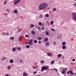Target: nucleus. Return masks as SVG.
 Here are the masks:
<instances>
[{
  "instance_id": "34",
  "label": "nucleus",
  "mask_w": 76,
  "mask_h": 76,
  "mask_svg": "<svg viewBox=\"0 0 76 76\" xmlns=\"http://www.w3.org/2000/svg\"><path fill=\"white\" fill-rule=\"evenodd\" d=\"M53 23L54 22L53 21H51L50 22V23L51 24V25H53Z\"/></svg>"
},
{
  "instance_id": "60",
  "label": "nucleus",
  "mask_w": 76,
  "mask_h": 76,
  "mask_svg": "<svg viewBox=\"0 0 76 76\" xmlns=\"http://www.w3.org/2000/svg\"><path fill=\"white\" fill-rule=\"evenodd\" d=\"M56 71L57 72H58V71L57 70V69H56Z\"/></svg>"
},
{
  "instance_id": "23",
  "label": "nucleus",
  "mask_w": 76,
  "mask_h": 76,
  "mask_svg": "<svg viewBox=\"0 0 76 76\" xmlns=\"http://www.w3.org/2000/svg\"><path fill=\"white\" fill-rule=\"evenodd\" d=\"M10 39H11V40H13L14 39V37H11L10 38Z\"/></svg>"
},
{
  "instance_id": "16",
  "label": "nucleus",
  "mask_w": 76,
  "mask_h": 76,
  "mask_svg": "<svg viewBox=\"0 0 76 76\" xmlns=\"http://www.w3.org/2000/svg\"><path fill=\"white\" fill-rule=\"evenodd\" d=\"M39 18H43V15H42V14H40L39 15Z\"/></svg>"
},
{
  "instance_id": "52",
  "label": "nucleus",
  "mask_w": 76,
  "mask_h": 76,
  "mask_svg": "<svg viewBox=\"0 0 76 76\" xmlns=\"http://www.w3.org/2000/svg\"><path fill=\"white\" fill-rule=\"evenodd\" d=\"M20 63H22V60H20Z\"/></svg>"
},
{
  "instance_id": "15",
  "label": "nucleus",
  "mask_w": 76,
  "mask_h": 76,
  "mask_svg": "<svg viewBox=\"0 0 76 76\" xmlns=\"http://www.w3.org/2000/svg\"><path fill=\"white\" fill-rule=\"evenodd\" d=\"M27 76V73H26V72H24L23 73V76Z\"/></svg>"
},
{
  "instance_id": "63",
  "label": "nucleus",
  "mask_w": 76,
  "mask_h": 76,
  "mask_svg": "<svg viewBox=\"0 0 76 76\" xmlns=\"http://www.w3.org/2000/svg\"><path fill=\"white\" fill-rule=\"evenodd\" d=\"M39 31H41V29H39Z\"/></svg>"
},
{
  "instance_id": "38",
  "label": "nucleus",
  "mask_w": 76,
  "mask_h": 76,
  "mask_svg": "<svg viewBox=\"0 0 76 76\" xmlns=\"http://www.w3.org/2000/svg\"><path fill=\"white\" fill-rule=\"evenodd\" d=\"M21 29H18V31H17L18 33H19Z\"/></svg>"
},
{
  "instance_id": "40",
  "label": "nucleus",
  "mask_w": 76,
  "mask_h": 76,
  "mask_svg": "<svg viewBox=\"0 0 76 76\" xmlns=\"http://www.w3.org/2000/svg\"><path fill=\"white\" fill-rule=\"evenodd\" d=\"M34 42L35 43H37V40H35L34 41Z\"/></svg>"
},
{
  "instance_id": "43",
  "label": "nucleus",
  "mask_w": 76,
  "mask_h": 76,
  "mask_svg": "<svg viewBox=\"0 0 76 76\" xmlns=\"http://www.w3.org/2000/svg\"><path fill=\"white\" fill-rule=\"evenodd\" d=\"M38 68V66H34V67H33V69H34L35 68Z\"/></svg>"
},
{
  "instance_id": "48",
  "label": "nucleus",
  "mask_w": 76,
  "mask_h": 76,
  "mask_svg": "<svg viewBox=\"0 0 76 76\" xmlns=\"http://www.w3.org/2000/svg\"><path fill=\"white\" fill-rule=\"evenodd\" d=\"M42 30H44V27H43L42 28Z\"/></svg>"
},
{
  "instance_id": "59",
  "label": "nucleus",
  "mask_w": 76,
  "mask_h": 76,
  "mask_svg": "<svg viewBox=\"0 0 76 76\" xmlns=\"http://www.w3.org/2000/svg\"><path fill=\"white\" fill-rule=\"evenodd\" d=\"M63 58H64V56H63V57L62 58V59H63Z\"/></svg>"
},
{
  "instance_id": "53",
  "label": "nucleus",
  "mask_w": 76,
  "mask_h": 76,
  "mask_svg": "<svg viewBox=\"0 0 76 76\" xmlns=\"http://www.w3.org/2000/svg\"><path fill=\"white\" fill-rule=\"evenodd\" d=\"M5 76H9V74H7L5 75Z\"/></svg>"
},
{
  "instance_id": "37",
  "label": "nucleus",
  "mask_w": 76,
  "mask_h": 76,
  "mask_svg": "<svg viewBox=\"0 0 76 76\" xmlns=\"http://www.w3.org/2000/svg\"><path fill=\"white\" fill-rule=\"evenodd\" d=\"M38 43H39V44H41V43H42V42L41 41H38Z\"/></svg>"
},
{
  "instance_id": "26",
  "label": "nucleus",
  "mask_w": 76,
  "mask_h": 76,
  "mask_svg": "<svg viewBox=\"0 0 76 76\" xmlns=\"http://www.w3.org/2000/svg\"><path fill=\"white\" fill-rule=\"evenodd\" d=\"M56 10H57V9L56 8H53V12H54V11H56Z\"/></svg>"
},
{
  "instance_id": "55",
  "label": "nucleus",
  "mask_w": 76,
  "mask_h": 76,
  "mask_svg": "<svg viewBox=\"0 0 76 76\" xmlns=\"http://www.w3.org/2000/svg\"><path fill=\"white\" fill-rule=\"evenodd\" d=\"M53 69V70H55V71L56 70V68H55V69Z\"/></svg>"
},
{
  "instance_id": "18",
  "label": "nucleus",
  "mask_w": 76,
  "mask_h": 76,
  "mask_svg": "<svg viewBox=\"0 0 76 76\" xmlns=\"http://www.w3.org/2000/svg\"><path fill=\"white\" fill-rule=\"evenodd\" d=\"M62 56V55L61 54H59L58 55V57H61Z\"/></svg>"
},
{
  "instance_id": "2",
  "label": "nucleus",
  "mask_w": 76,
  "mask_h": 76,
  "mask_svg": "<svg viewBox=\"0 0 76 76\" xmlns=\"http://www.w3.org/2000/svg\"><path fill=\"white\" fill-rule=\"evenodd\" d=\"M72 18L75 21H76V13L75 12H73L72 14Z\"/></svg>"
},
{
  "instance_id": "4",
  "label": "nucleus",
  "mask_w": 76,
  "mask_h": 76,
  "mask_svg": "<svg viewBox=\"0 0 76 76\" xmlns=\"http://www.w3.org/2000/svg\"><path fill=\"white\" fill-rule=\"evenodd\" d=\"M43 4V7L45 9V8H47V7H48V4L46 3H43L42 4Z\"/></svg>"
},
{
  "instance_id": "24",
  "label": "nucleus",
  "mask_w": 76,
  "mask_h": 76,
  "mask_svg": "<svg viewBox=\"0 0 76 76\" xmlns=\"http://www.w3.org/2000/svg\"><path fill=\"white\" fill-rule=\"evenodd\" d=\"M55 61L54 60H53L51 62V64H54V62Z\"/></svg>"
},
{
  "instance_id": "47",
  "label": "nucleus",
  "mask_w": 76,
  "mask_h": 76,
  "mask_svg": "<svg viewBox=\"0 0 76 76\" xmlns=\"http://www.w3.org/2000/svg\"><path fill=\"white\" fill-rule=\"evenodd\" d=\"M33 73L34 74H35V73H37V72L35 71L34 72H33Z\"/></svg>"
},
{
  "instance_id": "46",
  "label": "nucleus",
  "mask_w": 76,
  "mask_h": 76,
  "mask_svg": "<svg viewBox=\"0 0 76 76\" xmlns=\"http://www.w3.org/2000/svg\"><path fill=\"white\" fill-rule=\"evenodd\" d=\"M19 39H20V40H21L22 39V37H20L19 38Z\"/></svg>"
},
{
  "instance_id": "31",
  "label": "nucleus",
  "mask_w": 76,
  "mask_h": 76,
  "mask_svg": "<svg viewBox=\"0 0 76 76\" xmlns=\"http://www.w3.org/2000/svg\"><path fill=\"white\" fill-rule=\"evenodd\" d=\"M51 29L52 31H53V32H55V31H56V30H54V29L53 28H51Z\"/></svg>"
},
{
  "instance_id": "49",
  "label": "nucleus",
  "mask_w": 76,
  "mask_h": 76,
  "mask_svg": "<svg viewBox=\"0 0 76 76\" xmlns=\"http://www.w3.org/2000/svg\"><path fill=\"white\" fill-rule=\"evenodd\" d=\"M56 42H53V44L54 45H56Z\"/></svg>"
},
{
  "instance_id": "6",
  "label": "nucleus",
  "mask_w": 76,
  "mask_h": 76,
  "mask_svg": "<svg viewBox=\"0 0 76 76\" xmlns=\"http://www.w3.org/2000/svg\"><path fill=\"white\" fill-rule=\"evenodd\" d=\"M32 42V39L29 41V44H30V45H33L34 44H33V43Z\"/></svg>"
},
{
  "instance_id": "12",
  "label": "nucleus",
  "mask_w": 76,
  "mask_h": 76,
  "mask_svg": "<svg viewBox=\"0 0 76 76\" xmlns=\"http://www.w3.org/2000/svg\"><path fill=\"white\" fill-rule=\"evenodd\" d=\"M48 38L47 37L44 39V41H45V42H47V41H48Z\"/></svg>"
},
{
  "instance_id": "7",
  "label": "nucleus",
  "mask_w": 76,
  "mask_h": 76,
  "mask_svg": "<svg viewBox=\"0 0 76 76\" xmlns=\"http://www.w3.org/2000/svg\"><path fill=\"white\" fill-rule=\"evenodd\" d=\"M20 1V0H17L15 1L14 3V4H16V3H19V1Z\"/></svg>"
},
{
  "instance_id": "39",
  "label": "nucleus",
  "mask_w": 76,
  "mask_h": 76,
  "mask_svg": "<svg viewBox=\"0 0 76 76\" xmlns=\"http://www.w3.org/2000/svg\"><path fill=\"white\" fill-rule=\"evenodd\" d=\"M39 25H42V23L41 22H39Z\"/></svg>"
},
{
  "instance_id": "10",
  "label": "nucleus",
  "mask_w": 76,
  "mask_h": 76,
  "mask_svg": "<svg viewBox=\"0 0 76 76\" xmlns=\"http://www.w3.org/2000/svg\"><path fill=\"white\" fill-rule=\"evenodd\" d=\"M61 73H62V74H64V73H65V71H64V69H62V71H61Z\"/></svg>"
},
{
  "instance_id": "51",
  "label": "nucleus",
  "mask_w": 76,
  "mask_h": 76,
  "mask_svg": "<svg viewBox=\"0 0 76 76\" xmlns=\"http://www.w3.org/2000/svg\"><path fill=\"white\" fill-rule=\"evenodd\" d=\"M6 4V2H4V4Z\"/></svg>"
},
{
  "instance_id": "41",
  "label": "nucleus",
  "mask_w": 76,
  "mask_h": 76,
  "mask_svg": "<svg viewBox=\"0 0 76 76\" xmlns=\"http://www.w3.org/2000/svg\"><path fill=\"white\" fill-rule=\"evenodd\" d=\"M74 6H75V7H76V2H75L74 3Z\"/></svg>"
},
{
  "instance_id": "64",
  "label": "nucleus",
  "mask_w": 76,
  "mask_h": 76,
  "mask_svg": "<svg viewBox=\"0 0 76 76\" xmlns=\"http://www.w3.org/2000/svg\"><path fill=\"white\" fill-rule=\"evenodd\" d=\"M55 26H54V25L53 26V27H54Z\"/></svg>"
},
{
  "instance_id": "56",
  "label": "nucleus",
  "mask_w": 76,
  "mask_h": 76,
  "mask_svg": "<svg viewBox=\"0 0 76 76\" xmlns=\"http://www.w3.org/2000/svg\"><path fill=\"white\" fill-rule=\"evenodd\" d=\"M29 44V42H28L27 43H25V44L26 45V44Z\"/></svg>"
},
{
  "instance_id": "11",
  "label": "nucleus",
  "mask_w": 76,
  "mask_h": 76,
  "mask_svg": "<svg viewBox=\"0 0 76 76\" xmlns=\"http://www.w3.org/2000/svg\"><path fill=\"white\" fill-rule=\"evenodd\" d=\"M62 48L63 49V50H65V49L66 48V46L63 45L62 47Z\"/></svg>"
},
{
  "instance_id": "21",
  "label": "nucleus",
  "mask_w": 76,
  "mask_h": 76,
  "mask_svg": "<svg viewBox=\"0 0 76 76\" xmlns=\"http://www.w3.org/2000/svg\"><path fill=\"white\" fill-rule=\"evenodd\" d=\"M37 39L38 40H41V39H42V38L38 37H37Z\"/></svg>"
},
{
  "instance_id": "61",
  "label": "nucleus",
  "mask_w": 76,
  "mask_h": 76,
  "mask_svg": "<svg viewBox=\"0 0 76 76\" xmlns=\"http://www.w3.org/2000/svg\"><path fill=\"white\" fill-rule=\"evenodd\" d=\"M64 73H65L64 76H66V72H65Z\"/></svg>"
},
{
  "instance_id": "44",
  "label": "nucleus",
  "mask_w": 76,
  "mask_h": 76,
  "mask_svg": "<svg viewBox=\"0 0 76 76\" xmlns=\"http://www.w3.org/2000/svg\"><path fill=\"white\" fill-rule=\"evenodd\" d=\"M26 47L27 48H29V45L26 46Z\"/></svg>"
},
{
  "instance_id": "54",
  "label": "nucleus",
  "mask_w": 76,
  "mask_h": 76,
  "mask_svg": "<svg viewBox=\"0 0 76 76\" xmlns=\"http://www.w3.org/2000/svg\"><path fill=\"white\" fill-rule=\"evenodd\" d=\"M67 68H65L64 69L65 70V71H66V70H67Z\"/></svg>"
},
{
  "instance_id": "33",
  "label": "nucleus",
  "mask_w": 76,
  "mask_h": 76,
  "mask_svg": "<svg viewBox=\"0 0 76 76\" xmlns=\"http://www.w3.org/2000/svg\"><path fill=\"white\" fill-rule=\"evenodd\" d=\"M15 49H16V48H12V50L13 51H15Z\"/></svg>"
},
{
  "instance_id": "30",
  "label": "nucleus",
  "mask_w": 76,
  "mask_h": 76,
  "mask_svg": "<svg viewBox=\"0 0 76 76\" xmlns=\"http://www.w3.org/2000/svg\"><path fill=\"white\" fill-rule=\"evenodd\" d=\"M48 16H49V15L48 14H47L46 15V17L48 18Z\"/></svg>"
},
{
  "instance_id": "19",
  "label": "nucleus",
  "mask_w": 76,
  "mask_h": 76,
  "mask_svg": "<svg viewBox=\"0 0 76 76\" xmlns=\"http://www.w3.org/2000/svg\"><path fill=\"white\" fill-rule=\"evenodd\" d=\"M46 35H49V33L48 31H46Z\"/></svg>"
},
{
  "instance_id": "25",
  "label": "nucleus",
  "mask_w": 76,
  "mask_h": 76,
  "mask_svg": "<svg viewBox=\"0 0 76 76\" xmlns=\"http://www.w3.org/2000/svg\"><path fill=\"white\" fill-rule=\"evenodd\" d=\"M6 59V57H4L2 58V60L3 61H4V60H5Z\"/></svg>"
},
{
  "instance_id": "13",
  "label": "nucleus",
  "mask_w": 76,
  "mask_h": 76,
  "mask_svg": "<svg viewBox=\"0 0 76 76\" xmlns=\"http://www.w3.org/2000/svg\"><path fill=\"white\" fill-rule=\"evenodd\" d=\"M40 63L41 64H43V63H44V61L43 60H42L40 61Z\"/></svg>"
},
{
  "instance_id": "3",
  "label": "nucleus",
  "mask_w": 76,
  "mask_h": 76,
  "mask_svg": "<svg viewBox=\"0 0 76 76\" xmlns=\"http://www.w3.org/2000/svg\"><path fill=\"white\" fill-rule=\"evenodd\" d=\"M44 6L42 4H41L39 7V9L40 10H43V9H44Z\"/></svg>"
},
{
  "instance_id": "36",
  "label": "nucleus",
  "mask_w": 76,
  "mask_h": 76,
  "mask_svg": "<svg viewBox=\"0 0 76 76\" xmlns=\"http://www.w3.org/2000/svg\"><path fill=\"white\" fill-rule=\"evenodd\" d=\"M25 37L26 38H29V36L28 35H25Z\"/></svg>"
},
{
  "instance_id": "28",
  "label": "nucleus",
  "mask_w": 76,
  "mask_h": 76,
  "mask_svg": "<svg viewBox=\"0 0 76 76\" xmlns=\"http://www.w3.org/2000/svg\"><path fill=\"white\" fill-rule=\"evenodd\" d=\"M62 45H66V42H63L62 43Z\"/></svg>"
},
{
  "instance_id": "32",
  "label": "nucleus",
  "mask_w": 76,
  "mask_h": 76,
  "mask_svg": "<svg viewBox=\"0 0 76 76\" xmlns=\"http://www.w3.org/2000/svg\"><path fill=\"white\" fill-rule=\"evenodd\" d=\"M9 35V33L8 32H7L5 33V35Z\"/></svg>"
},
{
  "instance_id": "9",
  "label": "nucleus",
  "mask_w": 76,
  "mask_h": 76,
  "mask_svg": "<svg viewBox=\"0 0 76 76\" xmlns=\"http://www.w3.org/2000/svg\"><path fill=\"white\" fill-rule=\"evenodd\" d=\"M10 63H13V59H11L10 61Z\"/></svg>"
},
{
  "instance_id": "42",
  "label": "nucleus",
  "mask_w": 76,
  "mask_h": 76,
  "mask_svg": "<svg viewBox=\"0 0 76 76\" xmlns=\"http://www.w3.org/2000/svg\"><path fill=\"white\" fill-rule=\"evenodd\" d=\"M70 73V71H68L67 72V74H69V73Z\"/></svg>"
},
{
  "instance_id": "22",
  "label": "nucleus",
  "mask_w": 76,
  "mask_h": 76,
  "mask_svg": "<svg viewBox=\"0 0 76 76\" xmlns=\"http://www.w3.org/2000/svg\"><path fill=\"white\" fill-rule=\"evenodd\" d=\"M10 9H7L6 10V12H8L9 13V12H10Z\"/></svg>"
},
{
  "instance_id": "17",
  "label": "nucleus",
  "mask_w": 76,
  "mask_h": 76,
  "mask_svg": "<svg viewBox=\"0 0 76 76\" xmlns=\"http://www.w3.org/2000/svg\"><path fill=\"white\" fill-rule=\"evenodd\" d=\"M11 69V67L10 66H8L7 67V70H10Z\"/></svg>"
},
{
  "instance_id": "58",
  "label": "nucleus",
  "mask_w": 76,
  "mask_h": 76,
  "mask_svg": "<svg viewBox=\"0 0 76 76\" xmlns=\"http://www.w3.org/2000/svg\"><path fill=\"white\" fill-rule=\"evenodd\" d=\"M57 39H59V38H60V37H57Z\"/></svg>"
},
{
  "instance_id": "57",
  "label": "nucleus",
  "mask_w": 76,
  "mask_h": 76,
  "mask_svg": "<svg viewBox=\"0 0 76 76\" xmlns=\"http://www.w3.org/2000/svg\"><path fill=\"white\" fill-rule=\"evenodd\" d=\"M47 9L48 10H50V7H48L47 8Z\"/></svg>"
},
{
  "instance_id": "45",
  "label": "nucleus",
  "mask_w": 76,
  "mask_h": 76,
  "mask_svg": "<svg viewBox=\"0 0 76 76\" xmlns=\"http://www.w3.org/2000/svg\"><path fill=\"white\" fill-rule=\"evenodd\" d=\"M18 50H20V47H19L18 48Z\"/></svg>"
},
{
  "instance_id": "29",
  "label": "nucleus",
  "mask_w": 76,
  "mask_h": 76,
  "mask_svg": "<svg viewBox=\"0 0 76 76\" xmlns=\"http://www.w3.org/2000/svg\"><path fill=\"white\" fill-rule=\"evenodd\" d=\"M2 35H6V33L4 32H3L1 34Z\"/></svg>"
},
{
  "instance_id": "35",
  "label": "nucleus",
  "mask_w": 76,
  "mask_h": 76,
  "mask_svg": "<svg viewBox=\"0 0 76 76\" xmlns=\"http://www.w3.org/2000/svg\"><path fill=\"white\" fill-rule=\"evenodd\" d=\"M70 74H71V75H74V74L72 72V71H70Z\"/></svg>"
},
{
  "instance_id": "62",
  "label": "nucleus",
  "mask_w": 76,
  "mask_h": 76,
  "mask_svg": "<svg viewBox=\"0 0 76 76\" xmlns=\"http://www.w3.org/2000/svg\"><path fill=\"white\" fill-rule=\"evenodd\" d=\"M19 27H18V29H19Z\"/></svg>"
},
{
  "instance_id": "14",
  "label": "nucleus",
  "mask_w": 76,
  "mask_h": 76,
  "mask_svg": "<svg viewBox=\"0 0 76 76\" xmlns=\"http://www.w3.org/2000/svg\"><path fill=\"white\" fill-rule=\"evenodd\" d=\"M31 34L32 35H35V32L34 31H32L31 32Z\"/></svg>"
},
{
  "instance_id": "50",
  "label": "nucleus",
  "mask_w": 76,
  "mask_h": 76,
  "mask_svg": "<svg viewBox=\"0 0 76 76\" xmlns=\"http://www.w3.org/2000/svg\"><path fill=\"white\" fill-rule=\"evenodd\" d=\"M72 61H75V59H73Z\"/></svg>"
},
{
  "instance_id": "27",
  "label": "nucleus",
  "mask_w": 76,
  "mask_h": 76,
  "mask_svg": "<svg viewBox=\"0 0 76 76\" xmlns=\"http://www.w3.org/2000/svg\"><path fill=\"white\" fill-rule=\"evenodd\" d=\"M14 13H16L18 12V11H17L16 10H14Z\"/></svg>"
},
{
  "instance_id": "1",
  "label": "nucleus",
  "mask_w": 76,
  "mask_h": 76,
  "mask_svg": "<svg viewBox=\"0 0 76 76\" xmlns=\"http://www.w3.org/2000/svg\"><path fill=\"white\" fill-rule=\"evenodd\" d=\"M49 68V66H43L42 67V69H41V71L42 72H44V70H46V69H47Z\"/></svg>"
},
{
  "instance_id": "8",
  "label": "nucleus",
  "mask_w": 76,
  "mask_h": 76,
  "mask_svg": "<svg viewBox=\"0 0 76 76\" xmlns=\"http://www.w3.org/2000/svg\"><path fill=\"white\" fill-rule=\"evenodd\" d=\"M47 54L48 56H53V54L50 53H48Z\"/></svg>"
},
{
  "instance_id": "20",
  "label": "nucleus",
  "mask_w": 76,
  "mask_h": 76,
  "mask_svg": "<svg viewBox=\"0 0 76 76\" xmlns=\"http://www.w3.org/2000/svg\"><path fill=\"white\" fill-rule=\"evenodd\" d=\"M31 28H33V27H34V24H31Z\"/></svg>"
},
{
  "instance_id": "5",
  "label": "nucleus",
  "mask_w": 76,
  "mask_h": 76,
  "mask_svg": "<svg viewBox=\"0 0 76 76\" xmlns=\"http://www.w3.org/2000/svg\"><path fill=\"white\" fill-rule=\"evenodd\" d=\"M49 45H50V43H49V42H46L45 44V47H49Z\"/></svg>"
}]
</instances>
